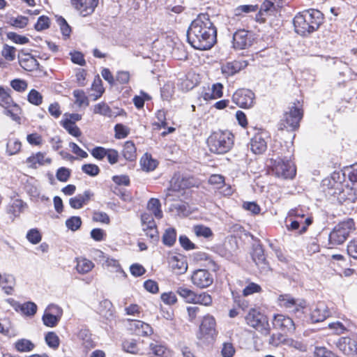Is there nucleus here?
Segmentation results:
<instances>
[{"label": "nucleus", "mask_w": 357, "mask_h": 357, "mask_svg": "<svg viewBox=\"0 0 357 357\" xmlns=\"http://www.w3.org/2000/svg\"><path fill=\"white\" fill-rule=\"evenodd\" d=\"M63 128L74 137H79L81 135L82 132L79 128L76 126L75 122L71 120L66 119L63 122Z\"/></svg>", "instance_id": "e433bc0d"}, {"label": "nucleus", "mask_w": 357, "mask_h": 357, "mask_svg": "<svg viewBox=\"0 0 357 357\" xmlns=\"http://www.w3.org/2000/svg\"><path fill=\"white\" fill-rule=\"evenodd\" d=\"M4 114L10 116L13 121H15L17 124H21V113L22 109L18 105L13 103L8 107L4 108Z\"/></svg>", "instance_id": "a878e982"}, {"label": "nucleus", "mask_w": 357, "mask_h": 357, "mask_svg": "<svg viewBox=\"0 0 357 357\" xmlns=\"http://www.w3.org/2000/svg\"><path fill=\"white\" fill-rule=\"evenodd\" d=\"M26 238L33 244H37L41 241V235L38 230L32 229L29 231Z\"/></svg>", "instance_id": "0e129e2a"}, {"label": "nucleus", "mask_w": 357, "mask_h": 357, "mask_svg": "<svg viewBox=\"0 0 357 357\" xmlns=\"http://www.w3.org/2000/svg\"><path fill=\"white\" fill-rule=\"evenodd\" d=\"M194 303L208 306L212 303V298L211 295L205 292L199 294H197Z\"/></svg>", "instance_id": "a18cd8bd"}, {"label": "nucleus", "mask_w": 357, "mask_h": 357, "mask_svg": "<svg viewBox=\"0 0 357 357\" xmlns=\"http://www.w3.org/2000/svg\"><path fill=\"white\" fill-rule=\"evenodd\" d=\"M2 281V284L0 286L2 287L4 293L7 295L13 294L16 284L15 277L11 274L4 273L3 280Z\"/></svg>", "instance_id": "393cba45"}, {"label": "nucleus", "mask_w": 357, "mask_h": 357, "mask_svg": "<svg viewBox=\"0 0 357 357\" xmlns=\"http://www.w3.org/2000/svg\"><path fill=\"white\" fill-rule=\"evenodd\" d=\"M82 225V220L79 216H72L66 221V227L72 230H77Z\"/></svg>", "instance_id": "de8ad7c7"}, {"label": "nucleus", "mask_w": 357, "mask_h": 357, "mask_svg": "<svg viewBox=\"0 0 357 357\" xmlns=\"http://www.w3.org/2000/svg\"><path fill=\"white\" fill-rule=\"evenodd\" d=\"M122 155L126 160L129 161H134L136 159V147L132 141H127L124 143Z\"/></svg>", "instance_id": "bb28decb"}, {"label": "nucleus", "mask_w": 357, "mask_h": 357, "mask_svg": "<svg viewBox=\"0 0 357 357\" xmlns=\"http://www.w3.org/2000/svg\"><path fill=\"white\" fill-rule=\"evenodd\" d=\"M250 149L255 154H261L267 149V142L261 134L255 135L250 140Z\"/></svg>", "instance_id": "4be33fe9"}, {"label": "nucleus", "mask_w": 357, "mask_h": 357, "mask_svg": "<svg viewBox=\"0 0 357 357\" xmlns=\"http://www.w3.org/2000/svg\"><path fill=\"white\" fill-rule=\"evenodd\" d=\"M22 312L27 316H33L37 310V305L33 302H26L20 307Z\"/></svg>", "instance_id": "09e8293b"}, {"label": "nucleus", "mask_w": 357, "mask_h": 357, "mask_svg": "<svg viewBox=\"0 0 357 357\" xmlns=\"http://www.w3.org/2000/svg\"><path fill=\"white\" fill-rule=\"evenodd\" d=\"M302 104L299 100L294 102L283 114L278 123V130L294 131L299 127V123L303 116Z\"/></svg>", "instance_id": "39448f33"}, {"label": "nucleus", "mask_w": 357, "mask_h": 357, "mask_svg": "<svg viewBox=\"0 0 357 357\" xmlns=\"http://www.w3.org/2000/svg\"><path fill=\"white\" fill-rule=\"evenodd\" d=\"M13 103L14 102L7 91H0V105L6 108Z\"/></svg>", "instance_id": "864d4df0"}, {"label": "nucleus", "mask_w": 357, "mask_h": 357, "mask_svg": "<svg viewBox=\"0 0 357 357\" xmlns=\"http://www.w3.org/2000/svg\"><path fill=\"white\" fill-rule=\"evenodd\" d=\"M160 208L161 204L159 199L155 198H151L149 199L147 204V208L158 219H161L162 218V211Z\"/></svg>", "instance_id": "c85d7f7f"}, {"label": "nucleus", "mask_w": 357, "mask_h": 357, "mask_svg": "<svg viewBox=\"0 0 357 357\" xmlns=\"http://www.w3.org/2000/svg\"><path fill=\"white\" fill-rule=\"evenodd\" d=\"M336 346L344 354L357 355V342L354 339L349 337H340Z\"/></svg>", "instance_id": "f3484780"}, {"label": "nucleus", "mask_w": 357, "mask_h": 357, "mask_svg": "<svg viewBox=\"0 0 357 357\" xmlns=\"http://www.w3.org/2000/svg\"><path fill=\"white\" fill-rule=\"evenodd\" d=\"M45 342L47 344L55 349H57L59 346V338L58 335L54 332H48L45 335Z\"/></svg>", "instance_id": "79ce46f5"}, {"label": "nucleus", "mask_w": 357, "mask_h": 357, "mask_svg": "<svg viewBox=\"0 0 357 357\" xmlns=\"http://www.w3.org/2000/svg\"><path fill=\"white\" fill-rule=\"evenodd\" d=\"M20 66L26 70H32L39 66L37 60L29 56L27 58L20 61Z\"/></svg>", "instance_id": "4c0bfd02"}, {"label": "nucleus", "mask_w": 357, "mask_h": 357, "mask_svg": "<svg viewBox=\"0 0 357 357\" xmlns=\"http://www.w3.org/2000/svg\"><path fill=\"white\" fill-rule=\"evenodd\" d=\"M248 66L246 61H233L223 64L221 70L225 76H232Z\"/></svg>", "instance_id": "6ab92c4d"}, {"label": "nucleus", "mask_w": 357, "mask_h": 357, "mask_svg": "<svg viewBox=\"0 0 357 357\" xmlns=\"http://www.w3.org/2000/svg\"><path fill=\"white\" fill-rule=\"evenodd\" d=\"M146 235L150 238L153 242L158 241L159 239L158 231L157 230L156 225L153 227H143Z\"/></svg>", "instance_id": "680f3d73"}, {"label": "nucleus", "mask_w": 357, "mask_h": 357, "mask_svg": "<svg viewBox=\"0 0 357 357\" xmlns=\"http://www.w3.org/2000/svg\"><path fill=\"white\" fill-rule=\"evenodd\" d=\"M56 21L60 26L62 34L64 36H69L71 33V28L67 23L66 20L62 17H59Z\"/></svg>", "instance_id": "bf43d9fd"}, {"label": "nucleus", "mask_w": 357, "mask_h": 357, "mask_svg": "<svg viewBox=\"0 0 357 357\" xmlns=\"http://www.w3.org/2000/svg\"><path fill=\"white\" fill-rule=\"evenodd\" d=\"M324 22V15L316 9L305 10L298 13L293 20L295 31L306 36L318 30Z\"/></svg>", "instance_id": "f03ea898"}, {"label": "nucleus", "mask_w": 357, "mask_h": 357, "mask_svg": "<svg viewBox=\"0 0 357 357\" xmlns=\"http://www.w3.org/2000/svg\"><path fill=\"white\" fill-rule=\"evenodd\" d=\"M42 320L45 326L52 328L56 326L61 319H58L54 315L45 311L42 317Z\"/></svg>", "instance_id": "ea45409f"}, {"label": "nucleus", "mask_w": 357, "mask_h": 357, "mask_svg": "<svg viewBox=\"0 0 357 357\" xmlns=\"http://www.w3.org/2000/svg\"><path fill=\"white\" fill-rule=\"evenodd\" d=\"M261 291V287L255 283V282H250L243 290V294L245 296L251 295L254 293H258Z\"/></svg>", "instance_id": "4d7b16f0"}, {"label": "nucleus", "mask_w": 357, "mask_h": 357, "mask_svg": "<svg viewBox=\"0 0 357 357\" xmlns=\"http://www.w3.org/2000/svg\"><path fill=\"white\" fill-rule=\"evenodd\" d=\"M76 270L80 274H85L91 271L94 267V264L86 258H77Z\"/></svg>", "instance_id": "cd10ccee"}, {"label": "nucleus", "mask_w": 357, "mask_h": 357, "mask_svg": "<svg viewBox=\"0 0 357 357\" xmlns=\"http://www.w3.org/2000/svg\"><path fill=\"white\" fill-rule=\"evenodd\" d=\"M271 171L276 177L288 179L296 175V167L290 160H275L272 165Z\"/></svg>", "instance_id": "0eeeda50"}, {"label": "nucleus", "mask_w": 357, "mask_h": 357, "mask_svg": "<svg viewBox=\"0 0 357 357\" xmlns=\"http://www.w3.org/2000/svg\"><path fill=\"white\" fill-rule=\"evenodd\" d=\"M93 196V193L91 190H85L83 194H78L70 198L69 204L73 208L79 209L86 204Z\"/></svg>", "instance_id": "412c9836"}, {"label": "nucleus", "mask_w": 357, "mask_h": 357, "mask_svg": "<svg viewBox=\"0 0 357 357\" xmlns=\"http://www.w3.org/2000/svg\"><path fill=\"white\" fill-rule=\"evenodd\" d=\"M252 259L257 265L265 264L266 259L264 257V250L261 247L255 248L252 255Z\"/></svg>", "instance_id": "e2e57ef3"}, {"label": "nucleus", "mask_w": 357, "mask_h": 357, "mask_svg": "<svg viewBox=\"0 0 357 357\" xmlns=\"http://www.w3.org/2000/svg\"><path fill=\"white\" fill-rule=\"evenodd\" d=\"M276 12L275 3L271 0H265L261 5L260 10L256 15L255 20L261 24L266 21L268 16L273 15Z\"/></svg>", "instance_id": "dca6fc26"}, {"label": "nucleus", "mask_w": 357, "mask_h": 357, "mask_svg": "<svg viewBox=\"0 0 357 357\" xmlns=\"http://www.w3.org/2000/svg\"><path fill=\"white\" fill-rule=\"evenodd\" d=\"M273 325L275 328L280 329L286 333L293 334L296 330V326L292 319L283 314L275 315Z\"/></svg>", "instance_id": "f8f14e48"}, {"label": "nucleus", "mask_w": 357, "mask_h": 357, "mask_svg": "<svg viewBox=\"0 0 357 357\" xmlns=\"http://www.w3.org/2000/svg\"><path fill=\"white\" fill-rule=\"evenodd\" d=\"M170 182L172 183V189L178 191L199 185V181L195 177L183 176L179 173L175 174Z\"/></svg>", "instance_id": "9d476101"}, {"label": "nucleus", "mask_w": 357, "mask_h": 357, "mask_svg": "<svg viewBox=\"0 0 357 357\" xmlns=\"http://www.w3.org/2000/svg\"><path fill=\"white\" fill-rule=\"evenodd\" d=\"M195 259L197 261H206L208 266H214L213 260L205 252H198L195 254Z\"/></svg>", "instance_id": "052dcab7"}, {"label": "nucleus", "mask_w": 357, "mask_h": 357, "mask_svg": "<svg viewBox=\"0 0 357 357\" xmlns=\"http://www.w3.org/2000/svg\"><path fill=\"white\" fill-rule=\"evenodd\" d=\"M98 310L99 314L106 318H109L113 314L112 303L107 299L100 302Z\"/></svg>", "instance_id": "473e14b6"}, {"label": "nucleus", "mask_w": 357, "mask_h": 357, "mask_svg": "<svg viewBox=\"0 0 357 357\" xmlns=\"http://www.w3.org/2000/svg\"><path fill=\"white\" fill-rule=\"evenodd\" d=\"M115 137L116 139H123L130 133V128L121 123H118L114 126Z\"/></svg>", "instance_id": "c03bdc74"}, {"label": "nucleus", "mask_w": 357, "mask_h": 357, "mask_svg": "<svg viewBox=\"0 0 357 357\" xmlns=\"http://www.w3.org/2000/svg\"><path fill=\"white\" fill-rule=\"evenodd\" d=\"M257 10V5H241L234 9V13L236 16H241L243 13L256 12Z\"/></svg>", "instance_id": "58836bf2"}, {"label": "nucleus", "mask_w": 357, "mask_h": 357, "mask_svg": "<svg viewBox=\"0 0 357 357\" xmlns=\"http://www.w3.org/2000/svg\"><path fill=\"white\" fill-rule=\"evenodd\" d=\"M130 327L138 335L148 336L153 333L151 326L139 320H132L130 323Z\"/></svg>", "instance_id": "5701e85b"}, {"label": "nucleus", "mask_w": 357, "mask_h": 357, "mask_svg": "<svg viewBox=\"0 0 357 357\" xmlns=\"http://www.w3.org/2000/svg\"><path fill=\"white\" fill-rule=\"evenodd\" d=\"M82 170L91 176H95L100 172L99 167L94 164H85L82 165Z\"/></svg>", "instance_id": "6e6d98bb"}, {"label": "nucleus", "mask_w": 357, "mask_h": 357, "mask_svg": "<svg viewBox=\"0 0 357 357\" xmlns=\"http://www.w3.org/2000/svg\"><path fill=\"white\" fill-rule=\"evenodd\" d=\"M224 181L225 177L220 174H213L208 179V183L217 190L224 184Z\"/></svg>", "instance_id": "13d9d810"}, {"label": "nucleus", "mask_w": 357, "mask_h": 357, "mask_svg": "<svg viewBox=\"0 0 357 357\" xmlns=\"http://www.w3.org/2000/svg\"><path fill=\"white\" fill-rule=\"evenodd\" d=\"M207 144L212 153L224 154L233 146L234 135L228 130L215 131L208 137Z\"/></svg>", "instance_id": "20e7f679"}, {"label": "nucleus", "mask_w": 357, "mask_h": 357, "mask_svg": "<svg viewBox=\"0 0 357 357\" xmlns=\"http://www.w3.org/2000/svg\"><path fill=\"white\" fill-rule=\"evenodd\" d=\"M247 324L251 327L255 328L263 335L267 336L270 334L271 328L269 327L267 318L258 310L255 309L250 310L245 317Z\"/></svg>", "instance_id": "423d86ee"}, {"label": "nucleus", "mask_w": 357, "mask_h": 357, "mask_svg": "<svg viewBox=\"0 0 357 357\" xmlns=\"http://www.w3.org/2000/svg\"><path fill=\"white\" fill-rule=\"evenodd\" d=\"M149 347L152 353L159 357L165 356L167 351V347L158 342L151 343Z\"/></svg>", "instance_id": "37998d69"}, {"label": "nucleus", "mask_w": 357, "mask_h": 357, "mask_svg": "<svg viewBox=\"0 0 357 357\" xmlns=\"http://www.w3.org/2000/svg\"><path fill=\"white\" fill-rule=\"evenodd\" d=\"M50 26V18L47 16L42 15L38 17L36 24H35V29L40 31L48 29Z\"/></svg>", "instance_id": "3c124183"}, {"label": "nucleus", "mask_w": 357, "mask_h": 357, "mask_svg": "<svg viewBox=\"0 0 357 357\" xmlns=\"http://www.w3.org/2000/svg\"><path fill=\"white\" fill-rule=\"evenodd\" d=\"M278 304L281 307L286 308L290 312L297 313L303 310L306 303L303 299L294 298L290 294L280 295Z\"/></svg>", "instance_id": "6e6552de"}, {"label": "nucleus", "mask_w": 357, "mask_h": 357, "mask_svg": "<svg viewBox=\"0 0 357 357\" xmlns=\"http://www.w3.org/2000/svg\"><path fill=\"white\" fill-rule=\"evenodd\" d=\"M7 37L8 39L11 40L15 43L20 45L26 44L29 41V38L26 36L18 35L15 32L7 33Z\"/></svg>", "instance_id": "603ef678"}, {"label": "nucleus", "mask_w": 357, "mask_h": 357, "mask_svg": "<svg viewBox=\"0 0 357 357\" xmlns=\"http://www.w3.org/2000/svg\"><path fill=\"white\" fill-rule=\"evenodd\" d=\"M73 95L75 98V103L79 107L89 105V100L84 91H74Z\"/></svg>", "instance_id": "a19ab883"}, {"label": "nucleus", "mask_w": 357, "mask_h": 357, "mask_svg": "<svg viewBox=\"0 0 357 357\" xmlns=\"http://www.w3.org/2000/svg\"><path fill=\"white\" fill-rule=\"evenodd\" d=\"M254 40L252 32L245 29L237 30L233 35V47L236 50H245L250 47Z\"/></svg>", "instance_id": "1a4fd4ad"}, {"label": "nucleus", "mask_w": 357, "mask_h": 357, "mask_svg": "<svg viewBox=\"0 0 357 357\" xmlns=\"http://www.w3.org/2000/svg\"><path fill=\"white\" fill-rule=\"evenodd\" d=\"M191 281L197 287L204 289L213 284V276L206 269H197L193 272Z\"/></svg>", "instance_id": "9b49d317"}, {"label": "nucleus", "mask_w": 357, "mask_h": 357, "mask_svg": "<svg viewBox=\"0 0 357 357\" xmlns=\"http://www.w3.org/2000/svg\"><path fill=\"white\" fill-rule=\"evenodd\" d=\"M355 230L356 224L352 218H347L340 222L328 235V248H333L343 244Z\"/></svg>", "instance_id": "7ed1b4c3"}, {"label": "nucleus", "mask_w": 357, "mask_h": 357, "mask_svg": "<svg viewBox=\"0 0 357 357\" xmlns=\"http://www.w3.org/2000/svg\"><path fill=\"white\" fill-rule=\"evenodd\" d=\"M70 175V170L66 167H60L56 174V178L61 182H66Z\"/></svg>", "instance_id": "69168bd1"}, {"label": "nucleus", "mask_w": 357, "mask_h": 357, "mask_svg": "<svg viewBox=\"0 0 357 357\" xmlns=\"http://www.w3.org/2000/svg\"><path fill=\"white\" fill-rule=\"evenodd\" d=\"M103 266L107 267L108 269H109L110 271H116L117 273H119L121 274L122 277L126 278L127 275L123 271L122 268L121 267L119 261L114 259H110L107 257L104 264Z\"/></svg>", "instance_id": "2f4dec72"}, {"label": "nucleus", "mask_w": 357, "mask_h": 357, "mask_svg": "<svg viewBox=\"0 0 357 357\" xmlns=\"http://www.w3.org/2000/svg\"><path fill=\"white\" fill-rule=\"evenodd\" d=\"M215 320L211 315H206L204 317L199 326L200 333L203 336L213 337L216 335Z\"/></svg>", "instance_id": "a211bd4d"}, {"label": "nucleus", "mask_w": 357, "mask_h": 357, "mask_svg": "<svg viewBox=\"0 0 357 357\" xmlns=\"http://www.w3.org/2000/svg\"><path fill=\"white\" fill-rule=\"evenodd\" d=\"M26 162L30 167L36 168L37 165H43L46 163L50 164L51 162V159L45 158L44 153L38 152L27 158Z\"/></svg>", "instance_id": "b1692460"}, {"label": "nucleus", "mask_w": 357, "mask_h": 357, "mask_svg": "<svg viewBox=\"0 0 357 357\" xmlns=\"http://www.w3.org/2000/svg\"><path fill=\"white\" fill-rule=\"evenodd\" d=\"M176 233L173 228H168L165 230L162 236V242L167 246H172L176 241Z\"/></svg>", "instance_id": "c9c22d12"}, {"label": "nucleus", "mask_w": 357, "mask_h": 357, "mask_svg": "<svg viewBox=\"0 0 357 357\" xmlns=\"http://www.w3.org/2000/svg\"><path fill=\"white\" fill-rule=\"evenodd\" d=\"M347 253L354 259H357V236L347 244Z\"/></svg>", "instance_id": "338daca9"}, {"label": "nucleus", "mask_w": 357, "mask_h": 357, "mask_svg": "<svg viewBox=\"0 0 357 357\" xmlns=\"http://www.w3.org/2000/svg\"><path fill=\"white\" fill-rule=\"evenodd\" d=\"M187 40L195 49L208 50L217 41V29L209 15L201 13L191 22L187 31Z\"/></svg>", "instance_id": "f257e3e1"}, {"label": "nucleus", "mask_w": 357, "mask_h": 357, "mask_svg": "<svg viewBox=\"0 0 357 357\" xmlns=\"http://www.w3.org/2000/svg\"><path fill=\"white\" fill-rule=\"evenodd\" d=\"M21 149V142L17 139H9L7 143V153L10 155L17 153Z\"/></svg>", "instance_id": "49530a36"}, {"label": "nucleus", "mask_w": 357, "mask_h": 357, "mask_svg": "<svg viewBox=\"0 0 357 357\" xmlns=\"http://www.w3.org/2000/svg\"><path fill=\"white\" fill-rule=\"evenodd\" d=\"M140 162L142 169L146 172L153 171L158 166L157 160L149 156L148 154H145V155L142 158Z\"/></svg>", "instance_id": "72a5a7b5"}, {"label": "nucleus", "mask_w": 357, "mask_h": 357, "mask_svg": "<svg viewBox=\"0 0 357 357\" xmlns=\"http://www.w3.org/2000/svg\"><path fill=\"white\" fill-rule=\"evenodd\" d=\"M123 350L130 354H137L138 348L136 341L134 340H126L122 344Z\"/></svg>", "instance_id": "8fccbe9b"}, {"label": "nucleus", "mask_w": 357, "mask_h": 357, "mask_svg": "<svg viewBox=\"0 0 357 357\" xmlns=\"http://www.w3.org/2000/svg\"><path fill=\"white\" fill-rule=\"evenodd\" d=\"M192 231L197 237L210 238L213 236L212 230L209 227L202 225H195L192 228Z\"/></svg>", "instance_id": "7c9ffc66"}, {"label": "nucleus", "mask_w": 357, "mask_h": 357, "mask_svg": "<svg viewBox=\"0 0 357 357\" xmlns=\"http://www.w3.org/2000/svg\"><path fill=\"white\" fill-rule=\"evenodd\" d=\"M232 98L240 107L250 108L254 103L255 94L252 91H235Z\"/></svg>", "instance_id": "4468645a"}, {"label": "nucleus", "mask_w": 357, "mask_h": 357, "mask_svg": "<svg viewBox=\"0 0 357 357\" xmlns=\"http://www.w3.org/2000/svg\"><path fill=\"white\" fill-rule=\"evenodd\" d=\"M70 3L81 15L86 17L94 12L98 0H70Z\"/></svg>", "instance_id": "ddd939ff"}, {"label": "nucleus", "mask_w": 357, "mask_h": 357, "mask_svg": "<svg viewBox=\"0 0 357 357\" xmlns=\"http://www.w3.org/2000/svg\"><path fill=\"white\" fill-rule=\"evenodd\" d=\"M15 347L20 352H29L34 349L35 345L29 340L21 339L16 342Z\"/></svg>", "instance_id": "f704fd0d"}, {"label": "nucleus", "mask_w": 357, "mask_h": 357, "mask_svg": "<svg viewBox=\"0 0 357 357\" xmlns=\"http://www.w3.org/2000/svg\"><path fill=\"white\" fill-rule=\"evenodd\" d=\"M176 293L182 297L186 303H194L197 294L192 290L185 287H179L176 289Z\"/></svg>", "instance_id": "c756f323"}, {"label": "nucleus", "mask_w": 357, "mask_h": 357, "mask_svg": "<svg viewBox=\"0 0 357 357\" xmlns=\"http://www.w3.org/2000/svg\"><path fill=\"white\" fill-rule=\"evenodd\" d=\"M330 311L324 302H319L311 312L313 322H321L330 316Z\"/></svg>", "instance_id": "aec40b11"}, {"label": "nucleus", "mask_w": 357, "mask_h": 357, "mask_svg": "<svg viewBox=\"0 0 357 357\" xmlns=\"http://www.w3.org/2000/svg\"><path fill=\"white\" fill-rule=\"evenodd\" d=\"M2 56L8 61H13L15 57V48L8 45H4L1 52Z\"/></svg>", "instance_id": "5fc2aeb1"}, {"label": "nucleus", "mask_w": 357, "mask_h": 357, "mask_svg": "<svg viewBox=\"0 0 357 357\" xmlns=\"http://www.w3.org/2000/svg\"><path fill=\"white\" fill-rule=\"evenodd\" d=\"M235 352V348L231 343L226 342L223 344L221 351V354L223 357H233Z\"/></svg>", "instance_id": "774afa93"}, {"label": "nucleus", "mask_w": 357, "mask_h": 357, "mask_svg": "<svg viewBox=\"0 0 357 357\" xmlns=\"http://www.w3.org/2000/svg\"><path fill=\"white\" fill-rule=\"evenodd\" d=\"M93 113L109 118H116L119 116L126 115V112L123 109L116 107L112 109L105 102L96 105L93 108Z\"/></svg>", "instance_id": "2eb2a0df"}]
</instances>
